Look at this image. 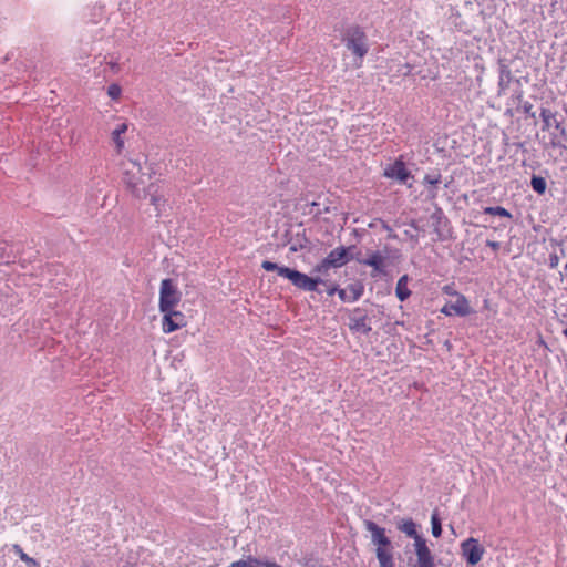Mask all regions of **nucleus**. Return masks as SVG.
<instances>
[{
	"label": "nucleus",
	"instance_id": "f257e3e1",
	"mask_svg": "<svg viewBox=\"0 0 567 567\" xmlns=\"http://www.w3.org/2000/svg\"><path fill=\"white\" fill-rule=\"evenodd\" d=\"M123 168V183L131 194L138 198H146V175L142 172V166L138 162L126 159L122 163Z\"/></svg>",
	"mask_w": 567,
	"mask_h": 567
},
{
	"label": "nucleus",
	"instance_id": "f03ea898",
	"mask_svg": "<svg viewBox=\"0 0 567 567\" xmlns=\"http://www.w3.org/2000/svg\"><path fill=\"white\" fill-rule=\"evenodd\" d=\"M343 42L346 48L355 56L357 66H361L363 58L369 51L368 39L363 30L357 25L347 29Z\"/></svg>",
	"mask_w": 567,
	"mask_h": 567
},
{
	"label": "nucleus",
	"instance_id": "7ed1b4c3",
	"mask_svg": "<svg viewBox=\"0 0 567 567\" xmlns=\"http://www.w3.org/2000/svg\"><path fill=\"white\" fill-rule=\"evenodd\" d=\"M181 299L182 293L173 279H163L159 287V311H168L169 309H175L181 302Z\"/></svg>",
	"mask_w": 567,
	"mask_h": 567
},
{
	"label": "nucleus",
	"instance_id": "20e7f679",
	"mask_svg": "<svg viewBox=\"0 0 567 567\" xmlns=\"http://www.w3.org/2000/svg\"><path fill=\"white\" fill-rule=\"evenodd\" d=\"M350 248L340 246L331 250L327 257L316 266L315 271L326 274L331 268H340L349 262Z\"/></svg>",
	"mask_w": 567,
	"mask_h": 567
},
{
	"label": "nucleus",
	"instance_id": "39448f33",
	"mask_svg": "<svg viewBox=\"0 0 567 567\" xmlns=\"http://www.w3.org/2000/svg\"><path fill=\"white\" fill-rule=\"evenodd\" d=\"M284 278L288 279L295 287L305 291H317L318 285L323 284L320 278H312L295 269H281Z\"/></svg>",
	"mask_w": 567,
	"mask_h": 567
},
{
	"label": "nucleus",
	"instance_id": "423d86ee",
	"mask_svg": "<svg viewBox=\"0 0 567 567\" xmlns=\"http://www.w3.org/2000/svg\"><path fill=\"white\" fill-rule=\"evenodd\" d=\"M461 553L468 565L475 566L482 560L485 549L476 538L471 537L461 543Z\"/></svg>",
	"mask_w": 567,
	"mask_h": 567
},
{
	"label": "nucleus",
	"instance_id": "0eeeda50",
	"mask_svg": "<svg viewBox=\"0 0 567 567\" xmlns=\"http://www.w3.org/2000/svg\"><path fill=\"white\" fill-rule=\"evenodd\" d=\"M161 312L163 313L162 330L164 333H172L186 326V318L183 312L175 309Z\"/></svg>",
	"mask_w": 567,
	"mask_h": 567
},
{
	"label": "nucleus",
	"instance_id": "6e6552de",
	"mask_svg": "<svg viewBox=\"0 0 567 567\" xmlns=\"http://www.w3.org/2000/svg\"><path fill=\"white\" fill-rule=\"evenodd\" d=\"M365 527L371 533V540L377 546L375 550L392 551L391 542L383 527L371 520L365 522Z\"/></svg>",
	"mask_w": 567,
	"mask_h": 567
},
{
	"label": "nucleus",
	"instance_id": "1a4fd4ad",
	"mask_svg": "<svg viewBox=\"0 0 567 567\" xmlns=\"http://www.w3.org/2000/svg\"><path fill=\"white\" fill-rule=\"evenodd\" d=\"M441 312L447 317H451L454 315L460 316V317H465V316L470 315L472 312V310H471L470 302H468L467 298L464 295H457L455 302L445 303L442 307Z\"/></svg>",
	"mask_w": 567,
	"mask_h": 567
},
{
	"label": "nucleus",
	"instance_id": "9d476101",
	"mask_svg": "<svg viewBox=\"0 0 567 567\" xmlns=\"http://www.w3.org/2000/svg\"><path fill=\"white\" fill-rule=\"evenodd\" d=\"M416 564L414 567H436L434 556L427 547L425 539H417L414 544Z\"/></svg>",
	"mask_w": 567,
	"mask_h": 567
},
{
	"label": "nucleus",
	"instance_id": "9b49d317",
	"mask_svg": "<svg viewBox=\"0 0 567 567\" xmlns=\"http://www.w3.org/2000/svg\"><path fill=\"white\" fill-rule=\"evenodd\" d=\"M383 174L385 177L395 179L402 184H405L406 181L411 177L410 171L406 168L404 162L400 158L388 165L384 168Z\"/></svg>",
	"mask_w": 567,
	"mask_h": 567
},
{
	"label": "nucleus",
	"instance_id": "f8f14e48",
	"mask_svg": "<svg viewBox=\"0 0 567 567\" xmlns=\"http://www.w3.org/2000/svg\"><path fill=\"white\" fill-rule=\"evenodd\" d=\"M349 328L351 331L361 334H368L371 331L368 317L362 313L359 309L350 317Z\"/></svg>",
	"mask_w": 567,
	"mask_h": 567
},
{
	"label": "nucleus",
	"instance_id": "ddd939ff",
	"mask_svg": "<svg viewBox=\"0 0 567 567\" xmlns=\"http://www.w3.org/2000/svg\"><path fill=\"white\" fill-rule=\"evenodd\" d=\"M512 79L513 75L509 66L501 61L498 66V95L505 94Z\"/></svg>",
	"mask_w": 567,
	"mask_h": 567
},
{
	"label": "nucleus",
	"instance_id": "4468645a",
	"mask_svg": "<svg viewBox=\"0 0 567 567\" xmlns=\"http://www.w3.org/2000/svg\"><path fill=\"white\" fill-rule=\"evenodd\" d=\"M363 293V287L361 285H350L344 289L338 290V296L343 302H354L360 299Z\"/></svg>",
	"mask_w": 567,
	"mask_h": 567
},
{
	"label": "nucleus",
	"instance_id": "2eb2a0df",
	"mask_svg": "<svg viewBox=\"0 0 567 567\" xmlns=\"http://www.w3.org/2000/svg\"><path fill=\"white\" fill-rule=\"evenodd\" d=\"M360 264L364 266H370L373 268V275L382 274L384 271V257L380 251H374L368 256L365 259H360Z\"/></svg>",
	"mask_w": 567,
	"mask_h": 567
},
{
	"label": "nucleus",
	"instance_id": "dca6fc26",
	"mask_svg": "<svg viewBox=\"0 0 567 567\" xmlns=\"http://www.w3.org/2000/svg\"><path fill=\"white\" fill-rule=\"evenodd\" d=\"M442 181V176L439 172H435V173H432V174H426L424 177H423V184L425 186H427V196L431 198V199H434L436 196H437V189H436V186L441 183Z\"/></svg>",
	"mask_w": 567,
	"mask_h": 567
},
{
	"label": "nucleus",
	"instance_id": "f3484780",
	"mask_svg": "<svg viewBox=\"0 0 567 567\" xmlns=\"http://www.w3.org/2000/svg\"><path fill=\"white\" fill-rule=\"evenodd\" d=\"M398 529L402 533H404L408 537H411L414 539V544H416L417 539H424L419 533H417V526L416 524L411 519H403L399 523Z\"/></svg>",
	"mask_w": 567,
	"mask_h": 567
},
{
	"label": "nucleus",
	"instance_id": "a211bd4d",
	"mask_svg": "<svg viewBox=\"0 0 567 567\" xmlns=\"http://www.w3.org/2000/svg\"><path fill=\"white\" fill-rule=\"evenodd\" d=\"M126 131H127V124L125 122H122V123L117 124L116 127L111 133V137H112V141L115 145L117 153H121L124 148L125 143H124L123 135L126 133Z\"/></svg>",
	"mask_w": 567,
	"mask_h": 567
},
{
	"label": "nucleus",
	"instance_id": "6ab92c4d",
	"mask_svg": "<svg viewBox=\"0 0 567 567\" xmlns=\"http://www.w3.org/2000/svg\"><path fill=\"white\" fill-rule=\"evenodd\" d=\"M147 196H150L151 204L159 213L164 203V198L163 195L158 194V185L150 183L146 187V197Z\"/></svg>",
	"mask_w": 567,
	"mask_h": 567
},
{
	"label": "nucleus",
	"instance_id": "aec40b11",
	"mask_svg": "<svg viewBox=\"0 0 567 567\" xmlns=\"http://www.w3.org/2000/svg\"><path fill=\"white\" fill-rule=\"evenodd\" d=\"M409 277L403 275L396 282L395 295L401 300L404 301L411 296V290L408 287Z\"/></svg>",
	"mask_w": 567,
	"mask_h": 567
},
{
	"label": "nucleus",
	"instance_id": "412c9836",
	"mask_svg": "<svg viewBox=\"0 0 567 567\" xmlns=\"http://www.w3.org/2000/svg\"><path fill=\"white\" fill-rule=\"evenodd\" d=\"M380 567H395L392 551L375 550Z\"/></svg>",
	"mask_w": 567,
	"mask_h": 567
},
{
	"label": "nucleus",
	"instance_id": "4be33fe9",
	"mask_svg": "<svg viewBox=\"0 0 567 567\" xmlns=\"http://www.w3.org/2000/svg\"><path fill=\"white\" fill-rule=\"evenodd\" d=\"M484 214L492 215V216H501L511 218L512 214L504 207L501 206H488L484 208Z\"/></svg>",
	"mask_w": 567,
	"mask_h": 567
},
{
	"label": "nucleus",
	"instance_id": "5701e85b",
	"mask_svg": "<svg viewBox=\"0 0 567 567\" xmlns=\"http://www.w3.org/2000/svg\"><path fill=\"white\" fill-rule=\"evenodd\" d=\"M530 185H532V188L539 195H542L546 192V187H547L546 181H545V178H543L540 176L534 175L530 179Z\"/></svg>",
	"mask_w": 567,
	"mask_h": 567
},
{
	"label": "nucleus",
	"instance_id": "b1692460",
	"mask_svg": "<svg viewBox=\"0 0 567 567\" xmlns=\"http://www.w3.org/2000/svg\"><path fill=\"white\" fill-rule=\"evenodd\" d=\"M261 267L266 271H277L280 277H284V274L281 272V269H289L288 267L279 266L278 264L272 262L270 260H264L261 262Z\"/></svg>",
	"mask_w": 567,
	"mask_h": 567
},
{
	"label": "nucleus",
	"instance_id": "393cba45",
	"mask_svg": "<svg viewBox=\"0 0 567 567\" xmlns=\"http://www.w3.org/2000/svg\"><path fill=\"white\" fill-rule=\"evenodd\" d=\"M431 525H432V535L436 538L440 537L442 534V526H441V520L436 513H434L431 517Z\"/></svg>",
	"mask_w": 567,
	"mask_h": 567
},
{
	"label": "nucleus",
	"instance_id": "a878e982",
	"mask_svg": "<svg viewBox=\"0 0 567 567\" xmlns=\"http://www.w3.org/2000/svg\"><path fill=\"white\" fill-rule=\"evenodd\" d=\"M14 549L19 554V557L21 560L25 561L29 566L39 567L38 561L35 559L29 557L25 553H23V550L21 549L20 546L16 545Z\"/></svg>",
	"mask_w": 567,
	"mask_h": 567
},
{
	"label": "nucleus",
	"instance_id": "bb28decb",
	"mask_svg": "<svg viewBox=\"0 0 567 567\" xmlns=\"http://www.w3.org/2000/svg\"><path fill=\"white\" fill-rule=\"evenodd\" d=\"M122 89L118 84H111L107 87V94L112 100H117L121 96Z\"/></svg>",
	"mask_w": 567,
	"mask_h": 567
},
{
	"label": "nucleus",
	"instance_id": "cd10ccee",
	"mask_svg": "<svg viewBox=\"0 0 567 567\" xmlns=\"http://www.w3.org/2000/svg\"><path fill=\"white\" fill-rule=\"evenodd\" d=\"M540 117H542V120H543V122H544V127H543V130H545V128H548V127H549V125H550V120H551V118H554V114H553L549 110H547V109H543V110L540 111Z\"/></svg>",
	"mask_w": 567,
	"mask_h": 567
},
{
	"label": "nucleus",
	"instance_id": "c85d7f7f",
	"mask_svg": "<svg viewBox=\"0 0 567 567\" xmlns=\"http://www.w3.org/2000/svg\"><path fill=\"white\" fill-rule=\"evenodd\" d=\"M443 292L445 295H449V296H453V297H456L457 298V295H461L460 292H457L453 286H450V285H446L442 288Z\"/></svg>",
	"mask_w": 567,
	"mask_h": 567
},
{
	"label": "nucleus",
	"instance_id": "c756f323",
	"mask_svg": "<svg viewBox=\"0 0 567 567\" xmlns=\"http://www.w3.org/2000/svg\"><path fill=\"white\" fill-rule=\"evenodd\" d=\"M249 567H266V560L249 557Z\"/></svg>",
	"mask_w": 567,
	"mask_h": 567
},
{
	"label": "nucleus",
	"instance_id": "7c9ffc66",
	"mask_svg": "<svg viewBox=\"0 0 567 567\" xmlns=\"http://www.w3.org/2000/svg\"><path fill=\"white\" fill-rule=\"evenodd\" d=\"M338 290H340V288L337 285H332L328 288L327 293L329 296H333L334 293H338Z\"/></svg>",
	"mask_w": 567,
	"mask_h": 567
},
{
	"label": "nucleus",
	"instance_id": "2f4dec72",
	"mask_svg": "<svg viewBox=\"0 0 567 567\" xmlns=\"http://www.w3.org/2000/svg\"><path fill=\"white\" fill-rule=\"evenodd\" d=\"M487 246H489L493 250H497L499 248V243L498 241L488 240L487 241Z\"/></svg>",
	"mask_w": 567,
	"mask_h": 567
},
{
	"label": "nucleus",
	"instance_id": "473e14b6",
	"mask_svg": "<svg viewBox=\"0 0 567 567\" xmlns=\"http://www.w3.org/2000/svg\"><path fill=\"white\" fill-rule=\"evenodd\" d=\"M555 127L560 131L563 136H566V128L561 125V123L556 122Z\"/></svg>",
	"mask_w": 567,
	"mask_h": 567
},
{
	"label": "nucleus",
	"instance_id": "72a5a7b5",
	"mask_svg": "<svg viewBox=\"0 0 567 567\" xmlns=\"http://www.w3.org/2000/svg\"><path fill=\"white\" fill-rule=\"evenodd\" d=\"M550 145L553 147H564V148H567V146L561 145L560 141H556L555 138L551 141Z\"/></svg>",
	"mask_w": 567,
	"mask_h": 567
},
{
	"label": "nucleus",
	"instance_id": "f704fd0d",
	"mask_svg": "<svg viewBox=\"0 0 567 567\" xmlns=\"http://www.w3.org/2000/svg\"><path fill=\"white\" fill-rule=\"evenodd\" d=\"M266 567H281V566L274 561L266 560Z\"/></svg>",
	"mask_w": 567,
	"mask_h": 567
},
{
	"label": "nucleus",
	"instance_id": "c9c22d12",
	"mask_svg": "<svg viewBox=\"0 0 567 567\" xmlns=\"http://www.w3.org/2000/svg\"><path fill=\"white\" fill-rule=\"evenodd\" d=\"M557 264H558V258L557 257L550 259V266L551 267L557 266Z\"/></svg>",
	"mask_w": 567,
	"mask_h": 567
},
{
	"label": "nucleus",
	"instance_id": "e433bc0d",
	"mask_svg": "<svg viewBox=\"0 0 567 567\" xmlns=\"http://www.w3.org/2000/svg\"><path fill=\"white\" fill-rule=\"evenodd\" d=\"M109 64H110L111 69H113V70H115L117 68V62H115V61H110Z\"/></svg>",
	"mask_w": 567,
	"mask_h": 567
},
{
	"label": "nucleus",
	"instance_id": "4c0bfd02",
	"mask_svg": "<svg viewBox=\"0 0 567 567\" xmlns=\"http://www.w3.org/2000/svg\"><path fill=\"white\" fill-rule=\"evenodd\" d=\"M530 107H532V105H530V104H528V105H525V107H524V109H525V111H526V112H528V111L530 110Z\"/></svg>",
	"mask_w": 567,
	"mask_h": 567
},
{
	"label": "nucleus",
	"instance_id": "58836bf2",
	"mask_svg": "<svg viewBox=\"0 0 567 567\" xmlns=\"http://www.w3.org/2000/svg\"><path fill=\"white\" fill-rule=\"evenodd\" d=\"M564 336L567 338V328L564 330Z\"/></svg>",
	"mask_w": 567,
	"mask_h": 567
},
{
	"label": "nucleus",
	"instance_id": "ea45409f",
	"mask_svg": "<svg viewBox=\"0 0 567 567\" xmlns=\"http://www.w3.org/2000/svg\"><path fill=\"white\" fill-rule=\"evenodd\" d=\"M565 269H567V264L565 265Z\"/></svg>",
	"mask_w": 567,
	"mask_h": 567
}]
</instances>
